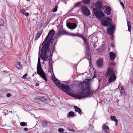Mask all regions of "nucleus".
I'll list each match as a JSON object with an SVG mask.
<instances>
[{
	"instance_id": "1",
	"label": "nucleus",
	"mask_w": 133,
	"mask_h": 133,
	"mask_svg": "<svg viewBox=\"0 0 133 133\" xmlns=\"http://www.w3.org/2000/svg\"><path fill=\"white\" fill-rule=\"evenodd\" d=\"M90 81L89 79H85L83 82H81L80 87L81 92L75 94L74 96L76 98H81L93 94L94 91L91 89L90 86Z\"/></svg>"
},
{
	"instance_id": "2",
	"label": "nucleus",
	"mask_w": 133,
	"mask_h": 133,
	"mask_svg": "<svg viewBox=\"0 0 133 133\" xmlns=\"http://www.w3.org/2000/svg\"><path fill=\"white\" fill-rule=\"evenodd\" d=\"M42 48L41 54L40 56L41 58L44 62L47 60L48 57V54L50 51V45L45 44H42Z\"/></svg>"
},
{
	"instance_id": "3",
	"label": "nucleus",
	"mask_w": 133,
	"mask_h": 133,
	"mask_svg": "<svg viewBox=\"0 0 133 133\" xmlns=\"http://www.w3.org/2000/svg\"><path fill=\"white\" fill-rule=\"evenodd\" d=\"M53 81L55 83L56 85L60 89H62L63 90L66 92V93L69 94V93L70 91V88L69 86L66 84H63L60 82L56 78H52Z\"/></svg>"
},
{
	"instance_id": "4",
	"label": "nucleus",
	"mask_w": 133,
	"mask_h": 133,
	"mask_svg": "<svg viewBox=\"0 0 133 133\" xmlns=\"http://www.w3.org/2000/svg\"><path fill=\"white\" fill-rule=\"evenodd\" d=\"M55 33V31L53 29L50 31L48 35L47 36L43 43V44H45L50 45V44L52 42V38Z\"/></svg>"
},
{
	"instance_id": "5",
	"label": "nucleus",
	"mask_w": 133,
	"mask_h": 133,
	"mask_svg": "<svg viewBox=\"0 0 133 133\" xmlns=\"http://www.w3.org/2000/svg\"><path fill=\"white\" fill-rule=\"evenodd\" d=\"M115 72L114 71H112L110 68H109L108 69L105 75L106 77H108L111 74L108 80L109 83H110L113 82L116 79V77L114 74Z\"/></svg>"
},
{
	"instance_id": "6",
	"label": "nucleus",
	"mask_w": 133,
	"mask_h": 133,
	"mask_svg": "<svg viewBox=\"0 0 133 133\" xmlns=\"http://www.w3.org/2000/svg\"><path fill=\"white\" fill-rule=\"evenodd\" d=\"M37 74L40 76L45 81H47L46 75L42 70L41 63H38L37 67Z\"/></svg>"
},
{
	"instance_id": "7",
	"label": "nucleus",
	"mask_w": 133,
	"mask_h": 133,
	"mask_svg": "<svg viewBox=\"0 0 133 133\" xmlns=\"http://www.w3.org/2000/svg\"><path fill=\"white\" fill-rule=\"evenodd\" d=\"M93 11L95 15L99 19L104 18V15L101 9H93Z\"/></svg>"
},
{
	"instance_id": "8",
	"label": "nucleus",
	"mask_w": 133,
	"mask_h": 133,
	"mask_svg": "<svg viewBox=\"0 0 133 133\" xmlns=\"http://www.w3.org/2000/svg\"><path fill=\"white\" fill-rule=\"evenodd\" d=\"M102 19L101 21L102 24L107 26H108L111 22L110 19L108 17Z\"/></svg>"
},
{
	"instance_id": "9",
	"label": "nucleus",
	"mask_w": 133,
	"mask_h": 133,
	"mask_svg": "<svg viewBox=\"0 0 133 133\" xmlns=\"http://www.w3.org/2000/svg\"><path fill=\"white\" fill-rule=\"evenodd\" d=\"M67 34V32L64 29H61L58 31L55 37L56 38L58 37H60L62 36L66 35Z\"/></svg>"
},
{
	"instance_id": "10",
	"label": "nucleus",
	"mask_w": 133,
	"mask_h": 133,
	"mask_svg": "<svg viewBox=\"0 0 133 133\" xmlns=\"http://www.w3.org/2000/svg\"><path fill=\"white\" fill-rule=\"evenodd\" d=\"M36 99L37 100L41 101L42 102L45 103H48L49 102V99L46 98L45 97H36Z\"/></svg>"
},
{
	"instance_id": "11",
	"label": "nucleus",
	"mask_w": 133,
	"mask_h": 133,
	"mask_svg": "<svg viewBox=\"0 0 133 133\" xmlns=\"http://www.w3.org/2000/svg\"><path fill=\"white\" fill-rule=\"evenodd\" d=\"M114 29L115 27L114 25L112 24L110 25L107 29L108 33L111 36H112V33L114 31Z\"/></svg>"
},
{
	"instance_id": "12",
	"label": "nucleus",
	"mask_w": 133,
	"mask_h": 133,
	"mask_svg": "<svg viewBox=\"0 0 133 133\" xmlns=\"http://www.w3.org/2000/svg\"><path fill=\"white\" fill-rule=\"evenodd\" d=\"M67 27L71 29H75L77 26L75 23H68L66 24Z\"/></svg>"
},
{
	"instance_id": "13",
	"label": "nucleus",
	"mask_w": 133,
	"mask_h": 133,
	"mask_svg": "<svg viewBox=\"0 0 133 133\" xmlns=\"http://www.w3.org/2000/svg\"><path fill=\"white\" fill-rule=\"evenodd\" d=\"M80 6L82 7L81 8H88L86 6L82 4L81 2H79L74 4V7H79Z\"/></svg>"
},
{
	"instance_id": "14",
	"label": "nucleus",
	"mask_w": 133,
	"mask_h": 133,
	"mask_svg": "<svg viewBox=\"0 0 133 133\" xmlns=\"http://www.w3.org/2000/svg\"><path fill=\"white\" fill-rule=\"evenodd\" d=\"M82 11L83 13L86 16L89 15L90 14V12L88 9H82Z\"/></svg>"
},
{
	"instance_id": "15",
	"label": "nucleus",
	"mask_w": 133,
	"mask_h": 133,
	"mask_svg": "<svg viewBox=\"0 0 133 133\" xmlns=\"http://www.w3.org/2000/svg\"><path fill=\"white\" fill-rule=\"evenodd\" d=\"M103 65V61L101 59H99L97 61V67L101 68Z\"/></svg>"
},
{
	"instance_id": "16",
	"label": "nucleus",
	"mask_w": 133,
	"mask_h": 133,
	"mask_svg": "<svg viewBox=\"0 0 133 133\" xmlns=\"http://www.w3.org/2000/svg\"><path fill=\"white\" fill-rule=\"evenodd\" d=\"M42 31L41 30L38 32L36 34L34 38V40L35 41L37 40L39 38L40 36L42 34Z\"/></svg>"
},
{
	"instance_id": "17",
	"label": "nucleus",
	"mask_w": 133,
	"mask_h": 133,
	"mask_svg": "<svg viewBox=\"0 0 133 133\" xmlns=\"http://www.w3.org/2000/svg\"><path fill=\"white\" fill-rule=\"evenodd\" d=\"M95 7L98 8H101L102 7V3L101 2L97 1L95 4Z\"/></svg>"
},
{
	"instance_id": "18",
	"label": "nucleus",
	"mask_w": 133,
	"mask_h": 133,
	"mask_svg": "<svg viewBox=\"0 0 133 133\" xmlns=\"http://www.w3.org/2000/svg\"><path fill=\"white\" fill-rule=\"evenodd\" d=\"M109 56L110 60H113L116 57L115 54L112 52H110L109 53Z\"/></svg>"
},
{
	"instance_id": "19",
	"label": "nucleus",
	"mask_w": 133,
	"mask_h": 133,
	"mask_svg": "<svg viewBox=\"0 0 133 133\" xmlns=\"http://www.w3.org/2000/svg\"><path fill=\"white\" fill-rule=\"evenodd\" d=\"M20 12L22 14L26 16H28L29 15V13L26 12L23 9L21 10H20Z\"/></svg>"
},
{
	"instance_id": "20",
	"label": "nucleus",
	"mask_w": 133,
	"mask_h": 133,
	"mask_svg": "<svg viewBox=\"0 0 133 133\" xmlns=\"http://www.w3.org/2000/svg\"><path fill=\"white\" fill-rule=\"evenodd\" d=\"M74 108H75V111L76 112H78V113L80 114V115H81V114H80V113L81 112V109L78 107H77L74 106Z\"/></svg>"
},
{
	"instance_id": "21",
	"label": "nucleus",
	"mask_w": 133,
	"mask_h": 133,
	"mask_svg": "<svg viewBox=\"0 0 133 133\" xmlns=\"http://www.w3.org/2000/svg\"><path fill=\"white\" fill-rule=\"evenodd\" d=\"M16 68L19 69H21L22 68V66L19 62H17L16 63Z\"/></svg>"
},
{
	"instance_id": "22",
	"label": "nucleus",
	"mask_w": 133,
	"mask_h": 133,
	"mask_svg": "<svg viewBox=\"0 0 133 133\" xmlns=\"http://www.w3.org/2000/svg\"><path fill=\"white\" fill-rule=\"evenodd\" d=\"M104 11L105 14L109 15L111 12V9H105Z\"/></svg>"
},
{
	"instance_id": "23",
	"label": "nucleus",
	"mask_w": 133,
	"mask_h": 133,
	"mask_svg": "<svg viewBox=\"0 0 133 133\" xmlns=\"http://www.w3.org/2000/svg\"><path fill=\"white\" fill-rule=\"evenodd\" d=\"M111 118L112 120L114 121L115 122L116 125H117L118 121L116 118L114 116H111Z\"/></svg>"
},
{
	"instance_id": "24",
	"label": "nucleus",
	"mask_w": 133,
	"mask_h": 133,
	"mask_svg": "<svg viewBox=\"0 0 133 133\" xmlns=\"http://www.w3.org/2000/svg\"><path fill=\"white\" fill-rule=\"evenodd\" d=\"M82 3V4L84 5V4H90V2L89 0H83L82 2H81Z\"/></svg>"
},
{
	"instance_id": "25",
	"label": "nucleus",
	"mask_w": 133,
	"mask_h": 133,
	"mask_svg": "<svg viewBox=\"0 0 133 133\" xmlns=\"http://www.w3.org/2000/svg\"><path fill=\"white\" fill-rule=\"evenodd\" d=\"M127 25L128 28V31L130 32L131 30V26L130 22L129 21H127Z\"/></svg>"
},
{
	"instance_id": "26",
	"label": "nucleus",
	"mask_w": 133,
	"mask_h": 133,
	"mask_svg": "<svg viewBox=\"0 0 133 133\" xmlns=\"http://www.w3.org/2000/svg\"><path fill=\"white\" fill-rule=\"evenodd\" d=\"M68 115L69 116L73 117L75 115V113L74 112L70 111L68 113Z\"/></svg>"
},
{
	"instance_id": "27",
	"label": "nucleus",
	"mask_w": 133,
	"mask_h": 133,
	"mask_svg": "<svg viewBox=\"0 0 133 133\" xmlns=\"http://www.w3.org/2000/svg\"><path fill=\"white\" fill-rule=\"evenodd\" d=\"M102 128L103 130H105L107 131H108L109 129L108 126L107 125H103L102 126Z\"/></svg>"
},
{
	"instance_id": "28",
	"label": "nucleus",
	"mask_w": 133,
	"mask_h": 133,
	"mask_svg": "<svg viewBox=\"0 0 133 133\" xmlns=\"http://www.w3.org/2000/svg\"><path fill=\"white\" fill-rule=\"evenodd\" d=\"M110 65H111L112 68V71L113 70V68H115V64L114 62L113 61L111 62L110 63Z\"/></svg>"
},
{
	"instance_id": "29",
	"label": "nucleus",
	"mask_w": 133,
	"mask_h": 133,
	"mask_svg": "<svg viewBox=\"0 0 133 133\" xmlns=\"http://www.w3.org/2000/svg\"><path fill=\"white\" fill-rule=\"evenodd\" d=\"M52 59L50 58L49 60V66L50 68V69L51 68L52 69Z\"/></svg>"
},
{
	"instance_id": "30",
	"label": "nucleus",
	"mask_w": 133,
	"mask_h": 133,
	"mask_svg": "<svg viewBox=\"0 0 133 133\" xmlns=\"http://www.w3.org/2000/svg\"><path fill=\"white\" fill-rule=\"evenodd\" d=\"M55 45V44H54V45H53V43H52V45L51 46V52H52V53H53V52L54 50V49L55 48L54 46V45Z\"/></svg>"
},
{
	"instance_id": "31",
	"label": "nucleus",
	"mask_w": 133,
	"mask_h": 133,
	"mask_svg": "<svg viewBox=\"0 0 133 133\" xmlns=\"http://www.w3.org/2000/svg\"><path fill=\"white\" fill-rule=\"evenodd\" d=\"M20 125L23 127H25L27 125V124L26 123L24 122H22L20 123Z\"/></svg>"
},
{
	"instance_id": "32",
	"label": "nucleus",
	"mask_w": 133,
	"mask_h": 133,
	"mask_svg": "<svg viewBox=\"0 0 133 133\" xmlns=\"http://www.w3.org/2000/svg\"><path fill=\"white\" fill-rule=\"evenodd\" d=\"M124 87L122 86L121 85H119L118 86V88L119 89L120 91L122 90H124Z\"/></svg>"
},
{
	"instance_id": "33",
	"label": "nucleus",
	"mask_w": 133,
	"mask_h": 133,
	"mask_svg": "<svg viewBox=\"0 0 133 133\" xmlns=\"http://www.w3.org/2000/svg\"><path fill=\"white\" fill-rule=\"evenodd\" d=\"M87 56H88V59L89 60V62H90V61H91V55L90 53H87Z\"/></svg>"
},
{
	"instance_id": "34",
	"label": "nucleus",
	"mask_w": 133,
	"mask_h": 133,
	"mask_svg": "<svg viewBox=\"0 0 133 133\" xmlns=\"http://www.w3.org/2000/svg\"><path fill=\"white\" fill-rule=\"evenodd\" d=\"M4 24V22L3 21L2 19H0V26H3Z\"/></svg>"
},
{
	"instance_id": "35",
	"label": "nucleus",
	"mask_w": 133,
	"mask_h": 133,
	"mask_svg": "<svg viewBox=\"0 0 133 133\" xmlns=\"http://www.w3.org/2000/svg\"><path fill=\"white\" fill-rule=\"evenodd\" d=\"M83 41L84 42V44L85 45L88 44V41H87V40L86 39V38Z\"/></svg>"
},
{
	"instance_id": "36",
	"label": "nucleus",
	"mask_w": 133,
	"mask_h": 133,
	"mask_svg": "<svg viewBox=\"0 0 133 133\" xmlns=\"http://www.w3.org/2000/svg\"><path fill=\"white\" fill-rule=\"evenodd\" d=\"M120 93L122 95H124L125 93V90H122L120 91Z\"/></svg>"
},
{
	"instance_id": "37",
	"label": "nucleus",
	"mask_w": 133,
	"mask_h": 133,
	"mask_svg": "<svg viewBox=\"0 0 133 133\" xmlns=\"http://www.w3.org/2000/svg\"><path fill=\"white\" fill-rule=\"evenodd\" d=\"M58 131L59 132H63L64 131V129L63 128H59L58 129Z\"/></svg>"
},
{
	"instance_id": "38",
	"label": "nucleus",
	"mask_w": 133,
	"mask_h": 133,
	"mask_svg": "<svg viewBox=\"0 0 133 133\" xmlns=\"http://www.w3.org/2000/svg\"><path fill=\"white\" fill-rule=\"evenodd\" d=\"M42 124L44 126H46L47 124V122H42Z\"/></svg>"
},
{
	"instance_id": "39",
	"label": "nucleus",
	"mask_w": 133,
	"mask_h": 133,
	"mask_svg": "<svg viewBox=\"0 0 133 133\" xmlns=\"http://www.w3.org/2000/svg\"><path fill=\"white\" fill-rule=\"evenodd\" d=\"M120 3L121 6H122L123 8H124V3L123 2H120Z\"/></svg>"
},
{
	"instance_id": "40",
	"label": "nucleus",
	"mask_w": 133,
	"mask_h": 133,
	"mask_svg": "<svg viewBox=\"0 0 133 133\" xmlns=\"http://www.w3.org/2000/svg\"><path fill=\"white\" fill-rule=\"evenodd\" d=\"M27 76V74H25V75H24L23 77H22V78H24V79H25L26 78V77Z\"/></svg>"
},
{
	"instance_id": "41",
	"label": "nucleus",
	"mask_w": 133,
	"mask_h": 133,
	"mask_svg": "<svg viewBox=\"0 0 133 133\" xmlns=\"http://www.w3.org/2000/svg\"><path fill=\"white\" fill-rule=\"evenodd\" d=\"M103 8H111L107 5L104 6Z\"/></svg>"
},
{
	"instance_id": "42",
	"label": "nucleus",
	"mask_w": 133,
	"mask_h": 133,
	"mask_svg": "<svg viewBox=\"0 0 133 133\" xmlns=\"http://www.w3.org/2000/svg\"><path fill=\"white\" fill-rule=\"evenodd\" d=\"M11 94L10 93H8L6 94V95L8 97H9L11 96Z\"/></svg>"
},
{
	"instance_id": "43",
	"label": "nucleus",
	"mask_w": 133,
	"mask_h": 133,
	"mask_svg": "<svg viewBox=\"0 0 133 133\" xmlns=\"http://www.w3.org/2000/svg\"><path fill=\"white\" fill-rule=\"evenodd\" d=\"M87 53H90V51L89 48H88V49H87Z\"/></svg>"
},
{
	"instance_id": "44",
	"label": "nucleus",
	"mask_w": 133,
	"mask_h": 133,
	"mask_svg": "<svg viewBox=\"0 0 133 133\" xmlns=\"http://www.w3.org/2000/svg\"><path fill=\"white\" fill-rule=\"evenodd\" d=\"M80 37H81L83 40L86 38L85 37L82 36H81Z\"/></svg>"
},
{
	"instance_id": "45",
	"label": "nucleus",
	"mask_w": 133,
	"mask_h": 133,
	"mask_svg": "<svg viewBox=\"0 0 133 133\" xmlns=\"http://www.w3.org/2000/svg\"><path fill=\"white\" fill-rule=\"evenodd\" d=\"M57 11V9H53L52 10V11L53 12H55Z\"/></svg>"
},
{
	"instance_id": "46",
	"label": "nucleus",
	"mask_w": 133,
	"mask_h": 133,
	"mask_svg": "<svg viewBox=\"0 0 133 133\" xmlns=\"http://www.w3.org/2000/svg\"><path fill=\"white\" fill-rule=\"evenodd\" d=\"M41 63L40 59L39 57H38V63Z\"/></svg>"
},
{
	"instance_id": "47",
	"label": "nucleus",
	"mask_w": 133,
	"mask_h": 133,
	"mask_svg": "<svg viewBox=\"0 0 133 133\" xmlns=\"http://www.w3.org/2000/svg\"><path fill=\"white\" fill-rule=\"evenodd\" d=\"M85 45V47L87 49H88V48H89V46L88 44L86 45Z\"/></svg>"
},
{
	"instance_id": "48",
	"label": "nucleus",
	"mask_w": 133,
	"mask_h": 133,
	"mask_svg": "<svg viewBox=\"0 0 133 133\" xmlns=\"http://www.w3.org/2000/svg\"><path fill=\"white\" fill-rule=\"evenodd\" d=\"M28 129L27 128H24V130L25 131H28Z\"/></svg>"
},
{
	"instance_id": "49",
	"label": "nucleus",
	"mask_w": 133,
	"mask_h": 133,
	"mask_svg": "<svg viewBox=\"0 0 133 133\" xmlns=\"http://www.w3.org/2000/svg\"><path fill=\"white\" fill-rule=\"evenodd\" d=\"M70 35H71L72 36H77V35L76 34H70Z\"/></svg>"
},
{
	"instance_id": "50",
	"label": "nucleus",
	"mask_w": 133,
	"mask_h": 133,
	"mask_svg": "<svg viewBox=\"0 0 133 133\" xmlns=\"http://www.w3.org/2000/svg\"><path fill=\"white\" fill-rule=\"evenodd\" d=\"M35 85L36 86H38L39 84L37 83Z\"/></svg>"
},
{
	"instance_id": "51",
	"label": "nucleus",
	"mask_w": 133,
	"mask_h": 133,
	"mask_svg": "<svg viewBox=\"0 0 133 133\" xmlns=\"http://www.w3.org/2000/svg\"><path fill=\"white\" fill-rule=\"evenodd\" d=\"M93 46L94 48H95L96 46V45H94Z\"/></svg>"
},
{
	"instance_id": "52",
	"label": "nucleus",
	"mask_w": 133,
	"mask_h": 133,
	"mask_svg": "<svg viewBox=\"0 0 133 133\" xmlns=\"http://www.w3.org/2000/svg\"><path fill=\"white\" fill-rule=\"evenodd\" d=\"M54 8H57V7L56 6H55Z\"/></svg>"
},
{
	"instance_id": "53",
	"label": "nucleus",
	"mask_w": 133,
	"mask_h": 133,
	"mask_svg": "<svg viewBox=\"0 0 133 133\" xmlns=\"http://www.w3.org/2000/svg\"><path fill=\"white\" fill-rule=\"evenodd\" d=\"M34 74H33V75H32V76H34Z\"/></svg>"
},
{
	"instance_id": "54",
	"label": "nucleus",
	"mask_w": 133,
	"mask_h": 133,
	"mask_svg": "<svg viewBox=\"0 0 133 133\" xmlns=\"http://www.w3.org/2000/svg\"><path fill=\"white\" fill-rule=\"evenodd\" d=\"M19 6L18 7H17V8H19V6Z\"/></svg>"
},
{
	"instance_id": "55",
	"label": "nucleus",
	"mask_w": 133,
	"mask_h": 133,
	"mask_svg": "<svg viewBox=\"0 0 133 133\" xmlns=\"http://www.w3.org/2000/svg\"><path fill=\"white\" fill-rule=\"evenodd\" d=\"M16 7H15V8H16Z\"/></svg>"
},
{
	"instance_id": "56",
	"label": "nucleus",
	"mask_w": 133,
	"mask_h": 133,
	"mask_svg": "<svg viewBox=\"0 0 133 133\" xmlns=\"http://www.w3.org/2000/svg\"><path fill=\"white\" fill-rule=\"evenodd\" d=\"M119 1H120L121 0H119Z\"/></svg>"
}]
</instances>
